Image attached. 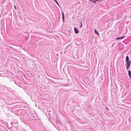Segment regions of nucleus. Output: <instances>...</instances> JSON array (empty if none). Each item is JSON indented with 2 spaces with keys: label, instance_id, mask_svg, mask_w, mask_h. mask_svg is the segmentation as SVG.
Wrapping results in <instances>:
<instances>
[{
  "label": "nucleus",
  "instance_id": "1",
  "mask_svg": "<svg viewBox=\"0 0 131 131\" xmlns=\"http://www.w3.org/2000/svg\"><path fill=\"white\" fill-rule=\"evenodd\" d=\"M127 63V69H128L129 67L130 66L131 63L130 61H126Z\"/></svg>",
  "mask_w": 131,
  "mask_h": 131
},
{
  "label": "nucleus",
  "instance_id": "2",
  "mask_svg": "<svg viewBox=\"0 0 131 131\" xmlns=\"http://www.w3.org/2000/svg\"><path fill=\"white\" fill-rule=\"evenodd\" d=\"M74 31L75 33L76 34H78V33L79 32V31L77 28L76 27H74Z\"/></svg>",
  "mask_w": 131,
  "mask_h": 131
},
{
  "label": "nucleus",
  "instance_id": "3",
  "mask_svg": "<svg viewBox=\"0 0 131 131\" xmlns=\"http://www.w3.org/2000/svg\"><path fill=\"white\" fill-rule=\"evenodd\" d=\"M125 37V36H124L122 37H118L116 38V40H118L120 39H122L123 38Z\"/></svg>",
  "mask_w": 131,
  "mask_h": 131
},
{
  "label": "nucleus",
  "instance_id": "4",
  "mask_svg": "<svg viewBox=\"0 0 131 131\" xmlns=\"http://www.w3.org/2000/svg\"><path fill=\"white\" fill-rule=\"evenodd\" d=\"M94 32L95 33L97 34L98 35H99V32L97 31V30H96L95 29H94Z\"/></svg>",
  "mask_w": 131,
  "mask_h": 131
},
{
  "label": "nucleus",
  "instance_id": "5",
  "mask_svg": "<svg viewBox=\"0 0 131 131\" xmlns=\"http://www.w3.org/2000/svg\"><path fill=\"white\" fill-rule=\"evenodd\" d=\"M62 16V18H63L64 17V13L63 12H62V14H61Z\"/></svg>",
  "mask_w": 131,
  "mask_h": 131
},
{
  "label": "nucleus",
  "instance_id": "6",
  "mask_svg": "<svg viewBox=\"0 0 131 131\" xmlns=\"http://www.w3.org/2000/svg\"><path fill=\"white\" fill-rule=\"evenodd\" d=\"M100 0H95L94 1H93V2L94 3H95L97 2L98 1H100Z\"/></svg>",
  "mask_w": 131,
  "mask_h": 131
},
{
  "label": "nucleus",
  "instance_id": "7",
  "mask_svg": "<svg viewBox=\"0 0 131 131\" xmlns=\"http://www.w3.org/2000/svg\"><path fill=\"white\" fill-rule=\"evenodd\" d=\"M126 61H129V57L128 56H127L126 57Z\"/></svg>",
  "mask_w": 131,
  "mask_h": 131
},
{
  "label": "nucleus",
  "instance_id": "8",
  "mask_svg": "<svg viewBox=\"0 0 131 131\" xmlns=\"http://www.w3.org/2000/svg\"><path fill=\"white\" fill-rule=\"evenodd\" d=\"M58 5V6H59V4H58V2H57V0H53Z\"/></svg>",
  "mask_w": 131,
  "mask_h": 131
},
{
  "label": "nucleus",
  "instance_id": "9",
  "mask_svg": "<svg viewBox=\"0 0 131 131\" xmlns=\"http://www.w3.org/2000/svg\"><path fill=\"white\" fill-rule=\"evenodd\" d=\"M128 75H129V76H130V75H131V71H130V70H129L128 71Z\"/></svg>",
  "mask_w": 131,
  "mask_h": 131
},
{
  "label": "nucleus",
  "instance_id": "10",
  "mask_svg": "<svg viewBox=\"0 0 131 131\" xmlns=\"http://www.w3.org/2000/svg\"><path fill=\"white\" fill-rule=\"evenodd\" d=\"M81 25L79 27V28H81L82 27V22H81Z\"/></svg>",
  "mask_w": 131,
  "mask_h": 131
},
{
  "label": "nucleus",
  "instance_id": "11",
  "mask_svg": "<svg viewBox=\"0 0 131 131\" xmlns=\"http://www.w3.org/2000/svg\"><path fill=\"white\" fill-rule=\"evenodd\" d=\"M62 20H63V22H64V18H62Z\"/></svg>",
  "mask_w": 131,
  "mask_h": 131
},
{
  "label": "nucleus",
  "instance_id": "12",
  "mask_svg": "<svg viewBox=\"0 0 131 131\" xmlns=\"http://www.w3.org/2000/svg\"><path fill=\"white\" fill-rule=\"evenodd\" d=\"M14 7L15 8V9H16V6L15 5H14Z\"/></svg>",
  "mask_w": 131,
  "mask_h": 131
},
{
  "label": "nucleus",
  "instance_id": "13",
  "mask_svg": "<svg viewBox=\"0 0 131 131\" xmlns=\"http://www.w3.org/2000/svg\"><path fill=\"white\" fill-rule=\"evenodd\" d=\"M129 76V77H130V79H131V75H130Z\"/></svg>",
  "mask_w": 131,
  "mask_h": 131
},
{
  "label": "nucleus",
  "instance_id": "14",
  "mask_svg": "<svg viewBox=\"0 0 131 131\" xmlns=\"http://www.w3.org/2000/svg\"><path fill=\"white\" fill-rule=\"evenodd\" d=\"M12 124H13V123H11V125H12Z\"/></svg>",
  "mask_w": 131,
  "mask_h": 131
},
{
  "label": "nucleus",
  "instance_id": "15",
  "mask_svg": "<svg viewBox=\"0 0 131 131\" xmlns=\"http://www.w3.org/2000/svg\"><path fill=\"white\" fill-rule=\"evenodd\" d=\"M90 1H92L93 2V1H94L93 0H89Z\"/></svg>",
  "mask_w": 131,
  "mask_h": 131
},
{
  "label": "nucleus",
  "instance_id": "16",
  "mask_svg": "<svg viewBox=\"0 0 131 131\" xmlns=\"http://www.w3.org/2000/svg\"><path fill=\"white\" fill-rule=\"evenodd\" d=\"M30 97H31V99H32V98H31V95H30Z\"/></svg>",
  "mask_w": 131,
  "mask_h": 131
},
{
  "label": "nucleus",
  "instance_id": "17",
  "mask_svg": "<svg viewBox=\"0 0 131 131\" xmlns=\"http://www.w3.org/2000/svg\"><path fill=\"white\" fill-rule=\"evenodd\" d=\"M106 109H107V110L108 109V108H107V107H106Z\"/></svg>",
  "mask_w": 131,
  "mask_h": 131
}]
</instances>
